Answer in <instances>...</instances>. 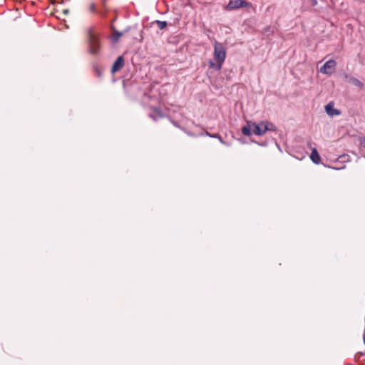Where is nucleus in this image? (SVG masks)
Returning <instances> with one entry per match:
<instances>
[{
  "mask_svg": "<svg viewBox=\"0 0 365 365\" xmlns=\"http://www.w3.org/2000/svg\"><path fill=\"white\" fill-rule=\"evenodd\" d=\"M131 29L130 26H128L123 31H119L115 29H113V35L110 38L111 42L113 43H116L118 42L120 37H121L123 34H126Z\"/></svg>",
  "mask_w": 365,
  "mask_h": 365,
  "instance_id": "nucleus-6",
  "label": "nucleus"
},
{
  "mask_svg": "<svg viewBox=\"0 0 365 365\" xmlns=\"http://www.w3.org/2000/svg\"><path fill=\"white\" fill-rule=\"evenodd\" d=\"M212 135H213V133H210L207 130H203L198 135L199 136H209V137L212 138Z\"/></svg>",
  "mask_w": 365,
  "mask_h": 365,
  "instance_id": "nucleus-19",
  "label": "nucleus"
},
{
  "mask_svg": "<svg viewBox=\"0 0 365 365\" xmlns=\"http://www.w3.org/2000/svg\"><path fill=\"white\" fill-rule=\"evenodd\" d=\"M152 24H156L160 30H163L168 26V23L165 21L155 20L152 22Z\"/></svg>",
  "mask_w": 365,
  "mask_h": 365,
  "instance_id": "nucleus-14",
  "label": "nucleus"
},
{
  "mask_svg": "<svg viewBox=\"0 0 365 365\" xmlns=\"http://www.w3.org/2000/svg\"><path fill=\"white\" fill-rule=\"evenodd\" d=\"M125 64V59L123 56H119L115 62L113 63L111 68V73H115L119 71H120Z\"/></svg>",
  "mask_w": 365,
  "mask_h": 365,
  "instance_id": "nucleus-5",
  "label": "nucleus"
},
{
  "mask_svg": "<svg viewBox=\"0 0 365 365\" xmlns=\"http://www.w3.org/2000/svg\"><path fill=\"white\" fill-rule=\"evenodd\" d=\"M344 168V167H343V168H333V169H336V170H340V169Z\"/></svg>",
  "mask_w": 365,
  "mask_h": 365,
  "instance_id": "nucleus-29",
  "label": "nucleus"
},
{
  "mask_svg": "<svg viewBox=\"0 0 365 365\" xmlns=\"http://www.w3.org/2000/svg\"><path fill=\"white\" fill-rule=\"evenodd\" d=\"M325 111L330 116L339 115L341 114V111L339 109L334 108L333 102H329L326 105Z\"/></svg>",
  "mask_w": 365,
  "mask_h": 365,
  "instance_id": "nucleus-8",
  "label": "nucleus"
},
{
  "mask_svg": "<svg viewBox=\"0 0 365 365\" xmlns=\"http://www.w3.org/2000/svg\"><path fill=\"white\" fill-rule=\"evenodd\" d=\"M264 130L265 133L267 131H273L276 132L277 130V126L272 122H269L267 120L264 121Z\"/></svg>",
  "mask_w": 365,
  "mask_h": 365,
  "instance_id": "nucleus-13",
  "label": "nucleus"
},
{
  "mask_svg": "<svg viewBox=\"0 0 365 365\" xmlns=\"http://www.w3.org/2000/svg\"><path fill=\"white\" fill-rule=\"evenodd\" d=\"M133 38L138 40L139 42H142L143 40V30H140L139 31V38L136 36H133Z\"/></svg>",
  "mask_w": 365,
  "mask_h": 365,
  "instance_id": "nucleus-18",
  "label": "nucleus"
},
{
  "mask_svg": "<svg viewBox=\"0 0 365 365\" xmlns=\"http://www.w3.org/2000/svg\"><path fill=\"white\" fill-rule=\"evenodd\" d=\"M151 108L154 111V113H150L149 117L153 120L157 121L159 118H163L165 116L160 108L152 107Z\"/></svg>",
  "mask_w": 365,
  "mask_h": 365,
  "instance_id": "nucleus-9",
  "label": "nucleus"
},
{
  "mask_svg": "<svg viewBox=\"0 0 365 365\" xmlns=\"http://www.w3.org/2000/svg\"><path fill=\"white\" fill-rule=\"evenodd\" d=\"M250 4L245 0H230L228 4L225 7L227 11H232L240 8L248 7Z\"/></svg>",
  "mask_w": 365,
  "mask_h": 365,
  "instance_id": "nucleus-3",
  "label": "nucleus"
},
{
  "mask_svg": "<svg viewBox=\"0 0 365 365\" xmlns=\"http://www.w3.org/2000/svg\"><path fill=\"white\" fill-rule=\"evenodd\" d=\"M63 13L64 14H68L69 13V10L68 9H65V10H63Z\"/></svg>",
  "mask_w": 365,
  "mask_h": 365,
  "instance_id": "nucleus-28",
  "label": "nucleus"
},
{
  "mask_svg": "<svg viewBox=\"0 0 365 365\" xmlns=\"http://www.w3.org/2000/svg\"><path fill=\"white\" fill-rule=\"evenodd\" d=\"M317 4V0H311L312 6H315Z\"/></svg>",
  "mask_w": 365,
  "mask_h": 365,
  "instance_id": "nucleus-24",
  "label": "nucleus"
},
{
  "mask_svg": "<svg viewBox=\"0 0 365 365\" xmlns=\"http://www.w3.org/2000/svg\"><path fill=\"white\" fill-rule=\"evenodd\" d=\"M185 133H186L188 135H190V136H192V137H197V136H199L198 135H195V134H193V133H191V132L185 131Z\"/></svg>",
  "mask_w": 365,
  "mask_h": 365,
  "instance_id": "nucleus-25",
  "label": "nucleus"
},
{
  "mask_svg": "<svg viewBox=\"0 0 365 365\" xmlns=\"http://www.w3.org/2000/svg\"><path fill=\"white\" fill-rule=\"evenodd\" d=\"M252 123H253V122L251 120H248V121H247V125L242 128V133L244 135L250 136L252 135L251 129H252V128H253Z\"/></svg>",
  "mask_w": 365,
  "mask_h": 365,
  "instance_id": "nucleus-12",
  "label": "nucleus"
},
{
  "mask_svg": "<svg viewBox=\"0 0 365 365\" xmlns=\"http://www.w3.org/2000/svg\"><path fill=\"white\" fill-rule=\"evenodd\" d=\"M360 354H361V355H364V354H365V353H364V352H361V353H360Z\"/></svg>",
  "mask_w": 365,
  "mask_h": 365,
  "instance_id": "nucleus-31",
  "label": "nucleus"
},
{
  "mask_svg": "<svg viewBox=\"0 0 365 365\" xmlns=\"http://www.w3.org/2000/svg\"><path fill=\"white\" fill-rule=\"evenodd\" d=\"M252 127L254 128V133L256 135H263L265 133L264 130V121L262 120L259 123H252Z\"/></svg>",
  "mask_w": 365,
  "mask_h": 365,
  "instance_id": "nucleus-7",
  "label": "nucleus"
},
{
  "mask_svg": "<svg viewBox=\"0 0 365 365\" xmlns=\"http://www.w3.org/2000/svg\"><path fill=\"white\" fill-rule=\"evenodd\" d=\"M212 138H217V140H219V141H220L222 144H223V145H226V146H227V147H229V146H230V145H231V143H228V142L225 141V140H223V138L221 137V135H220V134H218V133H213V135H212Z\"/></svg>",
  "mask_w": 365,
  "mask_h": 365,
  "instance_id": "nucleus-15",
  "label": "nucleus"
},
{
  "mask_svg": "<svg viewBox=\"0 0 365 365\" xmlns=\"http://www.w3.org/2000/svg\"><path fill=\"white\" fill-rule=\"evenodd\" d=\"M102 1V4L104 7H106V4H107V1L108 0H101Z\"/></svg>",
  "mask_w": 365,
  "mask_h": 365,
  "instance_id": "nucleus-27",
  "label": "nucleus"
},
{
  "mask_svg": "<svg viewBox=\"0 0 365 365\" xmlns=\"http://www.w3.org/2000/svg\"><path fill=\"white\" fill-rule=\"evenodd\" d=\"M255 143H257V142H256V141H255ZM257 144H258L259 145H260V146H267V142H262V143H257Z\"/></svg>",
  "mask_w": 365,
  "mask_h": 365,
  "instance_id": "nucleus-26",
  "label": "nucleus"
},
{
  "mask_svg": "<svg viewBox=\"0 0 365 365\" xmlns=\"http://www.w3.org/2000/svg\"><path fill=\"white\" fill-rule=\"evenodd\" d=\"M145 96H148L150 99L151 98V97H150V96H148V95H147V93H145Z\"/></svg>",
  "mask_w": 365,
  "mask_h": 365,
  "instance_id": "nucleus-30",
  "label": "nucleus"
},
{
  "mask_svg": "<svg viewBox=\"0 0 365 365\" xmlns=\"http://www.w3.org/2000/svg\"><path fill=\"white\" fill-rule=\"evenodd\" d=\"M337 161L341 162V163L348 162V161H350V157H349V155L344 154V155L339 156V158H337Z\"/></svg>",
  "mask_w": 365,
  "mask_h": 365,
  "instance_id": "nucleus-17",
  "label": "nucleus"
},
{
  "mask_svg": "<svg viewBox=\"0 0 365 365\" xmlns=\"http://www.w3.org/2000/svg\"><path fill=\"white\" fill-rule=\"evenodd\" d=\"M345 78L347 81V82L353 84L354 86H355L359 88H363L364 86V83L360 80H359L358 78H356L354 76L346 74Z\"/></svg>",
  "mask_w": 365,
  "mask_h": 365,
  "instance_id": "nucleus-10",
  "label": "nucleus"
},
{
  "mask_svg": "<svg viewBox=\"0 0 365 365\" xmlns=\"http://www.w3.org/2000/svg\"><path fill=\"white\" fill-rule=\"evenodd\" d=\"M93 70L95 71L96 76L98 78H101L103 76V70L97 64H93Z\"/></svg>",
  "mask_w": 365,
  "mask_h": 365,
  "instance_id": "nucleus-16",
  "label": "nucleus"
},
{
  "mask_svg": "<svg viewBox=\"0 0 365 365\" xmlns=\"http://www.w3.org/2000/svg\"><path fill=\"white\" fill-rule=\"evenodd\" d=\"M89 9L91 12L96 11V5L94 3L91 4Z\"/></svg>",
  "mask_w": 365,
  "mask_h": 365,
  "instance_id": "nucleus-22",
  "label": "nucleus"
},
{
  "mask_svg": "<svg viewBox=\"0 0 365 365\" xmlns=\"http://www.w3.org/2000/svg\"><path fill=\"white\" fill-rule=\"evenodd\" d=\"M311 160L316 165L321 163V157L316 148L312 149L310 155Z\"/></svg>",
  "mask_w": 365,
  "mask_h": 365,
  "instance_id": "nucleus-11",
  "label": "nucleus"
},
{
  "mask_svg": "<svg viewBox=\"0 0 365 365\" xmlns=\"http://www.w3.org/2000/svg\"><path fill=\"white\" fill-rule=\"evenodd\" d=\"M264 33L265 34H269V33H272L273 31L271 30V26H266L264 29Z\"/></svg>",
  "mask_w": 365,
  "mask_h": 365,
  "instance_id": "nucleus-20",
  "label": "nucleus"
},
{
  "mask_svg": "<svg viewBox=\"0 0 365 365\" xmlns=\"http://www.w3.org/2000/svg\"><path fill=\"white\" fill-rule=\"evenodd\" d=\"M214 58L216 60V63L212 60H210L208 66L210 68L220 71L226 58V49L222 43L215 42L214 45Z\"/></svg>",
  "mask_w": 365,
  "mask_h": 365,
  "instance_id": "nucleus-1",
  "label": "nucleus"
},
{
  "mask_svg": "<svg viewBox=\"0 0 365 365\" xmlns=\"http://www.w3.org/2000/svg\"><path fill=\"white\" fill-rule=\"evenodd\" d=\"M171 123H173V125L177 128H180L179 123L176 121H174L173 120H171Z\"/></svg>",
  "mask_w": 365,
  "mask_h": 365,
  "instance_id": "nucleus-23",
  "label": "nucleus"
},
{
  "mask_svg": "<svg viewBox=\"0 0 365 365\" xmlns=\"http://www.w3.org/2000/svg\"><path fill=\"white\" fill-rule=\"evenodd\" d=\"M359 140L361 146L365 148V137L361 138Z\"/></svg>",
  "mask_w": 365,
  "mask_h": 365,
  "instance_id": "nucleus-21",
  "label": "nucleus"
},
{
  "mask_svg": "<svg viewBox=\"0 0 365 365\" xmlns=\"http://www.w3.org/2000/svg\"><path fill=\"white\" fill-rule=\"evenodd\" d=\"M336 66V63L334 60L330 59L327 61L321 68L320 71L324 74H331L332 71L329 69L334 70Z\"/></svg>",
  "mask_w": 365,
  "mask_h": 365,
  "instance_id": "nucleus-4",
  "label": "nucleus"
},
{
  "mask_svg": "<svg viewBox=\"0 0 365 365\" xmlns=\"http://www.w3.org/2000/svg\"><path fill=\"white\" fill-rule=\"evenodd\" d=\"M88 52L91 55L98 56L100 53L101 43L99 38L96 36L91 29L88 31Z\"/></svg>",
  "mask_w": 365,
  "mask_h": 365,
  "instance_id": "nucleus-2",
  "label": "nucleus"
}]
</instances>
